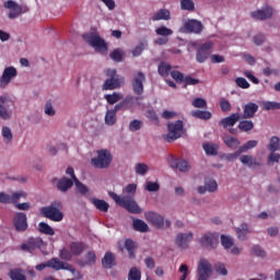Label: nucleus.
Returning <instances> with one entry per match:
<instances>
[{
  "instance_id": "obj_1",
  "label": "nucleus",
  "mask_w": 280,
  "mask_h": 280,
  "mask_svg": "<svg viewBox=\"0 0 280 280\" xmlns=\"http://www.w3.org/2000/svg\"><path fill=\"white\" fill-rule=\"evenodd\" d=\"M108 196L109 198H113L116 205H119V207H122V209H126L129 213L139 214L143 211L135 198H131L130 196H119L113 191H109Z\"/></svg>"
},
{
  "instance_id": "obj_2",
  "label": "nucleus",
  "mask_w": 280,
  "mask_h": 280,
  "mask_svg": "<svg viewBox=\"0 0 280 280\" xmlns=\"http://www.w3.org/2000/svg\"><path fill=\"white\" fill-rule=\"evenodd\" d=\"M40 213L44 218L52 222H62L65 214L62 213V201H52L47 207L40 208Z\"/></svg>"
},
{
  "instance_id": "obj_3",
  "label": "nucleus",
  "mask_w": 280,
  "mask_h": 280,
  "mask_svg": "<svg viewBox=\"0 0 280 280\" xmlns=\"http://www.w3.org/2000/svg\"><path fill=\"white\" fill-rule=\"evenodd\" d=\"M82 36L83 40L89 43L95 51H98L100 54H106V51H108V44H106V40H104L96 31L85 33Z\"/></svg>"
},
{
  "instance_id": "obj_4",
  "label": "nucleus",
  "mask_w": 280,
  "mask_h": 280,
  "mask_svg": "<svg viewBox=\"0 0 280 280\" xmlns=\"http://www.w3.org/2000/svg\"><path fill=\"white\" fill-rule=\"evenodd\" d=\"M91 163L96 170H106V167H110V163H113V154L106 149L98 150L97 158H93Z\"/></svg>"
},
{
  "instance_id": "obj_5",
  "label": "nucleus",
  "mask_w": 280,
  "mask_h": 280,
  "mask_svg": "<svg viewBox=\"0 0 280 280\" xmlns=\"http://www.w3.org/2000/svg\"><path fill=\"white\" fill-rule=\"evenodd\" d=\"M168 128V133L166 136H164L165 141H167V143H172L174 141H176V139H180V137H183V120H177L175 122H170L167 125Z\"/></svg>"
},
{
  "instance_id": "obj_6",
  "label": "nucleus",
  "mask_w": 280,
  "mask_h": 280,
  "mask_svg": "<svg viewBox=\"0 0 280 280\" xmlns=\"http://www.w3.org/2000/svg\"><path fill=\"white\" fill-rule=\"evenodd\" d=\"M219 240H220V234L215 232L214 233L208 232L201 236V238L199 240V244L200 246H202V248H206L207 250H213V248L218 246Z\"/></svg>"
},
{
  "instance_id": "obj_7",
  "label": "nucleus",
  "mask_w": 280,
  "mask_h": 280,
  "mask_svg": "<svg viewBox=\"0 0 280 280\" xmlns=\"http://www.w3.org/2000/svg\"><path fill=\"white\" fill-rule=\"evenodd\" d=\"M211 49H213V42H206L196 47V60L197 62H207L209 56H211Z\"/></svg>"
},
{
  "instance_id": "obj_8",
  "label": "nucleus",
  "mask_w": 280,
  "mask_h": 280,
  "mask_svg": "<svg viewBox=\"0 0 280 280\" xmlns=\"http://www.w3.org/2000/svg\"><path fill=\"white\" fill-rule=\"evenodd\" d=\"M3 8L5 10H10L8 18L9 19H19L25 12H28L27 8L21 7L19 3L14 2L13 0H8L3 3Z\"/></svg>"
},
{
  "instance_id": "obj_9",
  "label": "nucleus",
  "mask_w": 280,
  "mask_h": 280,
  "mask_svg": "<svg viewBox=\"0 0 280 280\" xmlns=\"http://www.w3.org/2000/svg\"><path fill=\"white\" fill-rule=\"evenodd\" d=\"M275 14V10L270 5H266L262 9H258L256 11L250 12V18L254 19V21H268L272 19V15Z\"/></svg>"
},
{
  "instance_id": "obj_10",
  "label": "nucleus",
  "mask_w": 280,
  "mask_h": 280,
  "mask_svg": "<svg viewBox=\"0 0 280 280\" xmlns=\"http://www.w3.org/2000/svg\"><path fill=\"white\" fill-rule=\"evenodd\" d=\"M18 75L19 71L16 70V68L12 66L7 67L0 78V89H5V86H8V84H10L12 80H14V78H16Z\"/></svg>"
},
{
  "instance_id": "obj_11",
  "label": "nucleus",
  "mask_w": 280,
  "mask_h": 280,
  "mask_svg": "<svg viewBox=\"0 0 280 280\" xmlns=\"http://www.w3.org/2000/svg\"><path fill=\"white\" fill-rule=\"evenodd\" d=\"M10 106H14V101L9 96L2 95L0 96V118L8 120L12 117V114L8 110Z\"/></svg>"
},
{
  "instance_id": "obj_12",
  "label": "nucleus",
  "mask_w": 280,
  "mask_h": 280,
  "mask_svg": "<svg viewBox=\"0 0 280 280\" xmlns=\"http://www.w3.org/2000/svg\"><path fill=\"white\" fill-rule=\"evenodd\" d=\"M213 266L209 264L207 259H200L198 265V279L197 280H209Z\"/></svg>"
},
{
  "instance_id": "obj_13",
  "label": "nucleus",
  "mask_w": 280,
  "mask_h": 280,
  "mask_svg": "<svg viewBox=\"0 0 280 280\" xmlns=\"http://www.w3.org/2000/svg\"><path fill=\"white\" fill-rule=\"evenodd\" d=\"M145 220L152 224V226H155V229H164L165 228V219L163 215L156 213V212H145Z\"/></svg>"
},
{
  "instance_id": "obj_14",
  "label": "nucleus",
  "mask_w": 280,
  "mask_h": 280,
  "mask_svg": "<svg viewBox=\"0 0 280 280\" xmlns=\"http://www.w3.org/2000/svg\"><path fill=\"white\" fill-rule=\"evenodd\" d=\"M143 82H145V74L138 72L131 83L135 95H143Z\"/></svg>"
},
{
  "instance_id": "obj_15",
  "label": "nucleus",
  "mask_w": 280,
  "mask_h": 280,
  "mask_svg": "<svg viewBox=\"0 0 280 280\" xmlns=\"http://www.w3.org/2000/svg\"><path fill=\"white\" fill-rule=\"evenodd\" d=\"M13 224L15 226V231H27V214L23 212H18L13 217Z\"/></svg>"
},
{
  "instance_id": "obj_16",
  "label": "nucleus",
  "mask_w": 280,
  "mask_h": 280,
  "mask_svg": "<svg viewBox=\"0 0 280 280\" xmlns=\"http://www.w3.org/2000/svg\"><path fill=\"white\" fill-rule=\"evenodd\" d=\"M43 246V238H28V241L21 245L22 250H27V253H34V250H38Z\"/></svg>"
},
{
  "instance_id": "obj_17",
  "label": "nucleus",
  "mask_w": 280,
  "mask_h": 280,
  "mask_svg": "<svg viewBox=\"0 0 280 280\" xmlns=\"http://www.w3.org/2000/svg\"><path fill=\"white\" fill-rule=\"evenodd\" d=\"M259 110V105L256 103L249 102L243 106V116L242 119H253L257 112Z\"/></svg>"
},
{
  "instance_id": "obj_18",
  "label": "nucleus",
  "mask_w": 280,
  "mask_h": 280,
  "mask_svg": "<svg viewBox=\"0 0 280 280\" xmlns=\"http://www.w3.org/2000/svg\"><path fill=\"white\" fill-rule=\"evenodd\" d=\"M184 27L189 34H201L203 30L202 22L198 20H188Z\"/></svg>"
},
{
  "instance_id": "obj_19",
  "label": "nucleus",
  "mask_w": 280,
  "mask_h": 280,
  "mask_svg": "<svg viewBox=\"0 0 280 280\" xmlns=\"http://www.w3.org/2000/svg\"><path fill=\"white\" fill-rule=\"evenodd\" d=\"M240 119H242V115H240V113H233L230 116L222 118L219 121V126H222L223 128H233Z\"/></svg>"
},
{
  "instance_id": "obj_20",
  "label": "nucleus",
  "mask_w": 280,
  "mask_h": 280,
  "mask_svg": "<svg viewBox=\"0 0 280 280\" xmlns=\"http://www.w3.org/2000/svg\"><path fill=\"white\" fill-rule=\"evenodd\" d=\"M191 240H194V233H179L175 238V243L178 246V248H187Z\"/></svg>"
},
{
  "instance_id": "obj_21",
  "label": "nucleus",
  "mask_w": 280,
  "mask_h": 280,
  "mask_svg": "<svg viewBox=\"0 0 280 280\" xmlns=\"http://www.w3.org/2000/svg\"><path fill=\"white\" fill-rule=\"evenodd\" d=\"M135 104V96L128 95L126 96L120 103L116 104L115 107L112 109L115 113H119V110H128Z\"/></svg>"
},
{
  "instance_id": "obj_22",
  "label": "nucleus",
  "mask_w": 280,
  "mask_h": 280,
  "mask_svg": "<svg viewBox=\"0 0 280 280\" xmlns=\"http://www.w3.org/2000/svg\"><path fill=\"white\" fill-rule=\"evenodd\" d=\"M170 163L171 167H173L174 170H178L179 172H189L190 170L189 163L185 160L172 158Z\"/></svg>"
},
{
  "instance_id": "obj_23",
  "label": "nucleus",
  "mask_w": 280,
  "mask_h": 280,
  "mask_svg": "<svg viewBox=\"0 0 280 280\" xmlns=\"http://www.w3.org/2000/svg\"><path fill=\"white\" fill-rule=\"evenodd\" d=\"M122 82L124 78L107 79L103 84V91H115V89H119V86H121Z\"/></svg>"
},
{
  "instance_id": "obj_24",
  "label": "nucleus",
  "mask_w": 280,
  "mask_h": 280,
  "mask_svg": "<svg viewBox=\"0 0 280 280\" xmlns=\"http://www.w3.org/2000/svg\"><path fill=\"white\" fill-rule=\"evenodd\" d=\"M48 268H52V270H72L70 264L61 261L58 258H51L50 260H48Z\"/></svg>"
},
{
  "instance_id": "obj_25",
  "label": "nucleus",
  "mask_w": 280,
  "mask_h": 280,
  "mask_svg": "<svg viewBox=\"0 0 280 280\" xmlns=\"http://www.w3.org/2000/svg\"><path fill=\"white\" fill-rule=\"evenodd\" d=\"M90 202L95 207V209H97V211H101L102 213H108V209H110V205L104 199L91 198Z\"/></svg>"
},
{
  "instance_id": "obj_26",
  "label": "nucleus",
  "mask_w": 280,
  "mask_h": 280,
  "mask_svg": "<svg viewBox=\"0 0 280 280\" xmlns=\"http://www.w3.org/2000/svg\"><path fill=\"white\" fill-rule=\"evenodd\" d=\"M158 73L161 75V78H170L172 74V65L161 61L158 66Z\"/></svg>"
},
{
  "instance_id": "obj_27",
  "label": "nucleus",
  "mask_w": 280,
  "mask_h": 280,
  "mask_svg": "<svg viewBox=\"0 0 280 280\" xmlns=\"http://www.w3.org/2000/svg\"><path fill=\"white\" fill-rule=\"evenodd\" d=\"M73 187V179H69L67 177H62L57 183V189L59 191H69Z\"/></svg>"
},
{
  "instance_id": "obj_28",
  "label": "nucleus",
  "mask_w": 280,
  "mask_h": 280,
  "mask_svg": "<svg viewBox=\"0 0 280 280\" xmlns=\"http://www.w3.org/2000/svg\"><path fill=\"white\" fill-rule=\"evenodd\" d=\"M84 250H86V244L78 242L70 243V253L75 257L82 255Z\"/></svg>"
},
{
  "instance_id": "obj_29",
  "label": "nucleus",
  "mask_w": 280,
  "mask_h": 280,
  "mask_svg": "<svg viewBox=\"0 0 280 280\" xmlns=\"http://www.w3.org/2000/svg\"><path fill=\"white\" fill-rule=\"evenodd\" d=\"M95 261H97V257L93 252H89L85 256V260H79L78 265L81 268H86V266H95Z\"/></svg>"
},
{
  "instance_id": "obj_30",
  "label": "nucleus",
  "mask_w": 280,
  "mask_h": 280,
  "mask_svg": "<svg viewBox=\"0 0 280 280\" xmlns=\"http://www.w3.org/2000/svg\"><path fill=\"white\" fill-rule=\"evenodd\" d=\"M223 142L230 150H237L240 148L241 143L240 139L233 137V136H224L223 137Z\"/></svg>"
},
{
  "instance_id": "obj_31",
  "label": "nucleus",
  "mask_w": 280,
  "mask_h": 280,
  "mask_svg": "<svg viewBox=\"0 0 280 280\" xmlns=\"http://www.w3.org/2000/svg\"><path fill=\"white\" fill-rule=\"evenodd\" d=\"M102 266L107 270L113 268V266H115V254L112 252H107L102 259Z\"/></svg>"
},
{
  "instance_id": "obj_32",
  "label": "nucleus",
  "mask_w": 280,
  "mask_h": 280,
  "mask_svg": "<svg viewBox=\"0 0 280 280\" xmlns=\"http://www.w3.org/2000/svg\"><path fill=\"white\" fill-rule=\"evenodd\" d=\"M133 229L139 233H148V231H150V226H148V223H145V221L141 219L133 220Z\"/></svg>"
},
{
  "instance_id": "obj_33",
  "label": "nucleus",
  "mask_w": 280,
  "mask_h": 280,
  "mask_svg": "<svg viewBox=\"0 0 280 280\" xmlns=\"http://www.w3.org/2000/svg\"><path fill=\"white\" fill-rule=\"evenodd\" d=\"M237 128L241 132H250V130L255 128V122H253V120L244 119L238 122Z\"/></svg>"
},
{
  "instance_id": "obj_34",
  "label": "nucleus",
  "mask_w": 280,
  "mask_h": 280,
  "mask_svg": "<svg viewBox=\"0 0 280 280\" xmlns=\"http://www.w3.org/2000/svg\"><path fill=\"white\" fill-rule=\"evenodd\" d=\"M240 161L243 165H248V167H253V165L259 167V165H261L255 158H253V155H242Z\"/></svg>"
},
{
  "instance_id": "obj_35",
  "label": "nucleus",
  "mask_w": 280,
  "mask_h": 280,
  "mask_svg": "<svg viewBox=\"0 0 280 280\" xmlns=\"http://www.w3.org/2000/svg\"><path fill=\"white\" fill-rule=\"evenodd\" d=\"M170 19L171 15L167 9H162L152 16V21H170Z\"/></svg>"
},
{
  "instance_id": "obj_36",
  "label": "nucleus",
  "mask_w": 280,
  "mask_h": 280,
  "mask_svg": "<svg viewBox=\"0 0 280 280\" xmlns=\"http://www.w3.org/2000/svg\"><path fill=\"white\" fill-rule=\"evenodd\" d=\"M9 277L12 280H27V277H25V273L23 271V269H11L9 272Z\"/></svg>"
},
{
  "instance_id": "obj_37",
  "label": "nucleus",
  "mask_w": 280,
  "mask_h": 280,
  "mask_svg": "<svg viewBox=\"0 0 280 280\" xmlns=\"http://www.w3.org/2000/svg\"><path fill=\"white\" fill-rule=\"evenodd\" d=\"M248 234H250V228L246 223H242L240 228H236L238 240H246V235Z\"/></svg>"
},
{
  "instance_id": "obj_38",
  "label": "nucleus",
  "mask_w": 280,
  "mask_h": 280,
  "mask_svg": "<svg viewBox=\"0 0 280 280\" xmlns=\"http://www.w3.org/2000/svg\"><path fill=\"white\" fill-rule=\"evenodd\" d=\"M106 126H115L117 124V113L113 109H108L105 114Z\"/></svg>"
},
{
  "instance_id": "obj_39",
  "label": "nucleus",
  "mask_w": 280,
  "mask_h": 280,
  "mask_svg": "<svg viewBox=\"0 0 280 280\" xmlns=\"http://www.w3.org/2000/svg\"><path fill=\"white\" fill-rule=\"evenodd\" d=\"M38 231L39 233H43V235H56V231H54V228L45 222H40L38 224Z\"/></svg>"
},
{
  "instance_id": "obj_40",
  "label": "nucleus",
  "mask_w": 280,
  "mask_h": 280,
  "mask_svg": "<svg viewBox=\"0 0 280 280\" xmlns=\"http://www.w3.org/2000/svg\"><path fill=\"white\" fill-rule=\"evenodd\" d=\"M148 47V40H141L139 43V45H137L133 49H132V56L133 58H137L139 56H141V54H143L144 49Z\"/></svg>"
},
{
  "instance_id": "obj_41",
  "label": "nucleus",
  "mask_w": 280,
  "mask_h": 280,
  "mask_svg": "<svg viewBox=\"0 0 280 280\" xmlns=\"http://www.w3.org/2000/svg\"><path fill=\"white\" fill-rule=\"evenodd\" d=\"M203 150L208 156H218V145L209 142L203 143Z\"/></svg>"
},
{
  "instance_id": "obj_42",
  "label": "nucleus",
  "mask_w": 280,
  "mask_h": 280,
  "mask_svg": "<svg viewBox=\"0 0 280 280\" xmlns=\"http://www.w3.org/2000/svg\"><path fill=\"white\" fill-rule=\"evenodd\" d=\"M268 150L270 152H277L280 150V138L279 137L273 136L270 138Z\"/></svg>"
},
{
  "instance_id": "obj_43",
  "label": "nucleus",
  "mask_w": 280,
  "mask_h": 280,
  "mask_svg": "<svg viewBox=\"0 0 280 280\" xmlns=\"http://www.w3.org/2000/svg\"><path fill=\"white\" fill-rule=\"evenodd\" d=\"M109 58L114 60V62H121L124 60V50L121 48H116L109 54Z\"/></svg>"
},
{
  "instance_id": "obj_44",
  "label": "nucleus",
  "mask_w": 280,
  "mask_h": 280,
  "mask_svg": "<svg viewBox=\"0 0 280 280\" xmlns=\"http://www.w3.org/2000/svg\"><path fill=\"white\" fill-rule=\"evenodd\" d=\"M74 185H75L77 194H80L81 196H86V194H89V187H86V185L82 184V182H80V179H75Z\"/></svg>"
},
{
  "instance_id": "obj_45",
  "label": "nucleus",
  "mask_w": 280,
  "mask_h": 280,
  "mask_svg": "<svg viewBox=\"0 0 280 280\" xmlns=\"http://www.w3.org/2000/svg\"><path fill=\"white\" fill-rule=\"evenodd\" d=\"M262 110H280V103L277 102H264L261 105Z\"/></svg>"
},
{
  "instance_id": "obj_46",
  "label": "nucleus",
  "mask_w": 280,
  "mask_h": 280,
  "mask_svg": "<svg viewBox=\"0 0 280 280\" xmlns=\"http://www.w3.org/2000/svg\"><path fill=\"white\" fill-rule=\"evenodd\" d=\"M192 117H196L197 119H205V120H209L212 117L211 112H207V110H195L192 112Z\"/></svg>"
},
{
  "instance_id": "obj_47",
  "label": "nucleus",
  "mask_w": 280,
  "mask_h": 280,
  "mask_svg": "<svg viewBox=\"0 0 280 280\" xmlns=\"http://www.w3.org/2000/svg\"><path fill=\"white\" fill-rule=\"evenodd\" d=\"M155 33L158 36H163L164 38H167V36H172L174 34V31L166 26H160L155 30Z\"/></svg>"
},
{
  "instance_id": "obj_48",
  "label": "nucleus",
  "mask_w": 280,
  "mask_h": 280,
  "mask_svg": "<svg viewBox=\"0 0 280 280\" xmlns=\"http://www.w3.org/2000/svg\"><path fill=\"white\" fill-rule=\"evenodd\" d=\"M125 248L128 250L129 258L135 259V242L132 240L125 241Z\"/></svg>"
},
{
  "instance_id": "obj_49",
  "label": "nucleus",
  "mask_w": 280,
  "mask_h": 280,
  "mask_svg": "<svg viewBox=\"0 0 280 280\" xmlns=\"http://www.w3.org/2000/svg\"><path fill=\"white\" fill-rule=\"evenodd\" d=\"M234 242H233V237L231 236H226V235H221V245L223 246V248H225V250H229V248H232Z\"/></svg>"
},
{
  "instance_id": "obj_50",
  "label": "nucleus",
  "mask_w": 280,
  "mask_h": 280,
  "mask_svg": "<svg viewBox=\"0 0 280 280\" xmlns=\"http://www.w3.org/2000/svg\"><path fill=\"white\" fill-rule=\"evenodd\" d=\"M104 97L106 102L109 103L110 105L117 104V102L121 100V95H119V93L117 92H114L113 94H106Z\"/></svg>"
},
{
  "instance_id": "obj_51",
  "label": "nucleus",
  "mask_w": 280,
  "mask_h": 280,
  "mask_svg": "<svg viewBox=\"0 0 280 280\" xmlns=\"http://www.w3.org/2000/svg\"><path fill=\"white\" fill-rule=\"evenodd\" d=\"M142 127H143V121H141L139 119H135L129 122L130 132H137V131L141 130Z\"/></svg>"
},
{
  "instance_id": "obj_52",
  "label": "nucleus",
  "mask_w": 280,
  "mask_h": 280,
  "mask_svg": "<svg viewBox=\"0 0 280 280\" xmlns=\"http://www.w3.org/2000/svg\"><path fill=\"white\" fill-rule=\"evenodd\" d=\"M180 8L182 10H187L188 12H192V10H196V4L191 0H182Z\"/></svg>"
},
{
  "instance_id": "obj_53",
  "label": "nucleus",
  "mask_w": 280,
  "mask_h": 280,
  "mask_svg": "<svg viewBox=\"0 0 280 280\" xmlns=\"http://www.w3.org/2000/svg\"><path fill=\"white\" fill-rule=\"evenodd\" d=\"M59 257L63 261H71V259L73 258V254L71 253V250H69L67 248H62L59 252Z\"/></svg>"
},
{
  "instance_id": "obj_54",
  "label": "nucleus",
  "mask_w": 280,
  "mask_h": 280,
  "mask_svg": "<svg viewBox=\"0 0 280 280\" xmlns=\"http://www.w3.org/2000/svg\"><path fill=\"white\" fill-rule=\"evenodd\" d=\"M171 78H173V80H175V82H177V84H180L185 81V74H183L178 70H172Z\"/></svg>"
},
{
  "instance_id": "obj_55",
  "label": "nucleus",
  "mask_w": 280,
  "mask_h": 280,
  "mask_svg": "<svg viewBox=\"0 0 280 280\" xmlns=\"http://www.w3.org/2000/svg\"><path fill=\"white\" fill-rule=\"evenodd\" d=\"M128 280H141V272L137 267H132L128 273Z\"/></svg>"
},
{
  "instance_id": "obj_56",
  "label": "nucleus",
  "mask_w": 280,
  "mask_h": 280,
  "mask_svg": "<svg viewBox=\"0 0 280 280\" xmlns=\"http://www.w3.org/2000/svg\"><path fill=\"white\" fill-rule=\"evenodd\" d=\"M45 115L49 117H54L56 115V109H54V105L51 104V100L47 101L44 107Z\"/></svg>"
},
{
  "instance_id": "obj_57",
  "label": "nucleus",
  "mask_w": 280,
  "mask_h": 280,
  "mask_svg": "<svg viewBox=\"0 0 280 280\" xmlns=\"http://www.w3.org/2000/svg\"><path fill=\"white\" fill-rule=\"evenodd\" d=\"M144 189L151 192L159 191V189H161V185L159 182H147Z\"/></svg>"
},
{
  "instance_id": "obj_58",
  "label": "nucleus",
  "mask_w": 280,
  "mask_h": 280,
  "mask_svg": "<svg viewBox=\"0 0 280 280\" xmlns=\"http://www.w3.org/2000/svg\"><path fill=\"white\" fill-rule=\"evenodd\" d=\"M214 270L218 272V275H221L222 277H226L229 275V270H226V267L222 262H217L214 265Z\"/></svg>"
},
{
  "instance_id": "obj_59",
  "label": "nucleus",
  "mask_w": 280,
  "mask_h": 280,
  "mask_svg": "<svg viewBox=\"0 0 280 280\" xmlns=\"http://www.w3.org/2000/svg\"><path fill=\"white\" fill-rule=\"evenodd\" d=\"M124 194H127L125 196H130L131 198H135V194H137V184H129L126 186Z\"/></svg>"
},
{
  "instance_id": "obj_60",
  "label": "nucleus",
  "mask_w": 280,
  "mask_h": 280,
  "mask_svg": "<svg viewBox=\"0 0 280 280\" xmlns=\"http://www.w3.org/2000/svg\"><path fill=\"white\" fill-rule=\"evenodd\" d=\"M235 84L240 89H250V83L245 78L238 77L235 79Z\"/></svg>"
},
{
  "instance_id": "obj_61",
  "label": "nucleus",
  "mask_w": 280,
  "mask_h": 280,
  "mask_svg": "<svg viewBox=\"0 0 280 280\" xmlns=\"http://www.w3.org/2000/svg\"><path fill=\"white\" fill-rule=\"evenodd\" d=\"M219 104L222 113H231V103L226 98H221Z\"/></svg>"
},
{
  "instance_id": "obj_62",
  "label": "nucleus",
  "mask_w": 280,
  "mask_h": 280,
  "mask_svg": "<svg viewBox=\"0 0 280 280\" xmlns=\"http://www.w3.org/2000/svg\"><path fill=\"white\" fill-rule=\"evenodd\" d=\"M135 170H136V174L143 176L148 172L149 167L147 164L138 163V164H136Z\"/></svg>"
},
{
  "instance_id": "obj_63",
  "label": "nucleus",
  "mask_w": 280,
  "mask_h": 280,
  "mask_svg": "<svg viewBox=\"0 0 280 280\" xmlns=\"http://www.w3.org/2000/svg\"><path fill=\"white\" fill-rule=\"evenodd\" d=\"M206 189H208L210 194H213V191H218V182L213 179L206 182Z\"/></svg>"
},
{
  "instance_id": "obj_64",
  "label": "nucleus",
  "mask_w": 280,
  "mask_h": 280,
  "mask_svg": "<svg viewBox=\"0 0 280 280\" xmlns=\"http://www.w3.org/2000/svg\"><path fill=\"white\" fill-rule=\"evenodd\" d=\"M192 106L195 108H207V101L205 98H200V97L195 98L192 101Z\"/></svg>"
}]
</instances>
